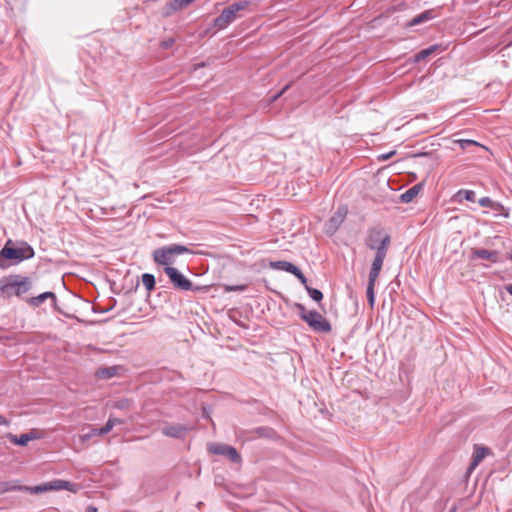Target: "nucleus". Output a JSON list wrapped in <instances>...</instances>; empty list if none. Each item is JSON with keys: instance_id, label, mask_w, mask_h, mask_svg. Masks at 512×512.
<instances>
[{"instance_id": "c03bdc74", "label": "nucleus", "mask_w": 512, "mask_h": 512, "mask_svg": "<svg viewBox=\"0 0 512 512\" xmlns=\"http://www.w3.org/2000/svg\"><path fill=\"white\" fill-rule=\"evenodd\" d=\"M505 290L512 296V284L505 285Z\"/></svg>"}, {"instance_id": "49530a36", "label": "nucleus", "mask_w": 512, "mask_h": 512, "mask_svg": "<svg viewBox=\"0 0 512 512\" xmlns=\"http://www.w3.org/2000/svg\"><path fill=\"white\" fill-rule=\"evenodd\" d=\"M456 511H457V507L453 506L448 512H456Z\"/></svg>"}, {"instance_id": "6e6552de", "label": "nucleus", "mask_w": 512, "mask_h": 512, "mask_svg": "<svg viewBox=\"0 0 512 512\" xmlns=\"http://www.w3.org/2000/svg\"><path fill=\"white\" fill-rule=\"evenodd\" d=\"M208 449L212 454L224 456L227 459H229L232 463L238 464L242 462V457L239 454V452L236 450V448L230 445L212 443L209 445Z\"/></svg>"}, {"instance_id": "39448f33", "label": "nucleus", "mask_w": 512, "mask_h": 512, "mask_svg": "<svg viewBox=\"0 0 512 512\" xmlns=\"http://www.w3.org/2000/svg\"><path fill=\"white\" fill-rule=\"evenodd\" d=\"M186 253L194 254V251L181 244H171L154 250L152 256L154 262L158 265L171 267L170 265L174 263L176 256Z\"/></svg>"}, {"instance_id": "2eb2a0df", "label": "nucleus", "mask_w": 512, "mask_h": 512, "mask_svg": "<svg viewBox=\"0 0 512 512\" xmlns=\"http://www.w3.org/2000/svg\"><path fill=\"white\" fill-rule=\"evenodd\" d=\"M7 439L13 444L19 445V446H26L29 441L34 440L37 438V434L34 431H31L29 433L21 434L20 436L14 435L12 433H8L6 435Z\"/></svg>"}, {"instance_id": "f257e3e1", "label": "nucleus", "mask_w": 512, "mask_h": 512, "mask_svg": "<svg viewBox=\"0 0 512 512\" xmlns=\"http://www.w3.org/2000/svg\"><path fill=\"white\" fill-rule=\"evenodd\" d=\"M35 251L25 241L13 242L9 239L0 250V269H7L12 264L33 258Z\"/></svg>"}, {"instance_id": "8fccbe9b", "label": "nucleus", "mask_w": 512, "mask_h": 512, "mask_svg": "<svg viewBox=\"0 0 512 512\" xmlns=\"http://www.w3.org/2000/svg\"><path fill=\"white\" fill-rule=\"evenodd\" d=\"M508 259H510L512 261V249H511V252H510V254L508 256Z\"/></svg>"}, {"instance_id": "393cba45", "label": "nucleus", "mask_w": 512, "mask_h": 512, "mask_svg": "<svg viewBox=\"0 0 512 512\" xmlns=\"http://www.w3.org/2000/svg\"><path fill=\"white\" fill-rule=\"evenodd\" d=\"M96 375L99 378L109 379L116 375V368L115 367H107V368H100Z\"/></svg>"}, {"instance_id": "9b49d317", "label": "nucleus", "mask_w": 512, "mask_h": 512, "mask_svg": "<svg viewBox=\"0 0 512 512\" xmlns=\"http://www.w3.org/2000/svg\"><path fill=\"white\" fill-rule=\"evenodd\" d=\"M237 18V15L233 12L232 8L227 6L222 10L219 16L214 19V26L218 29H224Z\"/></svg>"}, {"instance_id": "a211bd4d", "label": "nucleus", "mask_w": 512, "mask_h": 512, "mask_svg": "<svg viewBox=\"0 0 512 512\" xmlns=\"http://www.w3.org/2000/svg\"><path fill=\"white\" fill-rule=\"evenodd\" d=\"M270 267L275 270H281V271L291 273L292 275L299 269L293 263L285 261V260L271 262Z\"/></svg>"}, {"instance_id": "c85d7f7f", "label": "nucleus", "mask_w": 512, "mask_h": 512, "mask_svg": "<svg viewBox=\"0 0 512 512\" xmlns=\"http://www.w3.org/2000/svg\"><path fill=\"white\" fill-rule=\"evenodd\" d=\"M491 209L501 214L505 218H508L510 216L509 209L504 207L500 202L495 201Z\"/></svg>"}, {"instance_id": "4468645a", "label": "nucleus", "mask_w": 512, "mask_h": 512, "mask_svg": "<svg viewBox=\"0 0 512 512\" xmlns=\"http://www.w3.org/2000/svg\"><path fill=\"white\" fill-rule=\"evenodd\" d=\"M488 453L489 448L483 446H476L472 456V461L467 469V473H471Z\"/></svg>"}, {"instance_id": "2f4dec72", "label": "nucleus", "mask_w": 512, "mask_h": 512, "mask_svg": "<svg viewBox=\"0 0 512 512\" xmlns=\"http://www.w3.org/2000/svg\"><path fill=\"white\" fill-rule=\"evenodd\" d=\"M99 428H91L90 431L86 434H83L81 436L83 441L89 440L90 438L94 436H101V434L98 431Z\"/></svg>"}, {"instance_id": "c9c22d12", "label": "nucleus", "mask_w": 512, "mask_h": 512, "mask_svg": "<svg viewBox=\"0 0 512 512\" xmlns=\"http://www.w3.org/2000/svg\"><path fill=\"white\" fill-rule=\"evenodd\" d=\"M293 275L301 282L302 285L305 287L308 286L307 278L300 269H298Z\"/></svg>"}, {"instance_id": "4be33fe9", "label": "nucleus", "mask_w": 512, "mask_h": 512, "mask_svg": "<svg viewBox=\"0 0 512 512\" xmlns=\"http://www.w3.org/2000/svg\"><path fill=\"white\" fill-rule=\"evenodd\" d=\"M455 143H457L460 146V148L463 150H466L472 146L481 147V148L487 150L486 146L480 144L479 142H477L475 140H471V139H458V140H455Z\"/></svg>"}, {"instance_id": "37998d69", "label": "nucleus", "mask_w": 512, "mask_h": 512, "mask_svg": "<svg viewBox=\"0 0 512 512\" xmlns=\"http://www.w3.org/2000/svg\"><path fill=\"white\" fill-rule=\"evenodd\" d=\"M8 424H9V422L5 419V417L0 415V426L1 425H8Z\"/></svg>"}, {"instance_id": "a18cd8bd", "label": "nucleus", "mask_w": 512, "mask_h": 512, "mask_svg": "<svg viewBox=\"0 0 512 512\" xmlns=\"http://www.w3.org/2000/svg\"><path fill=\"white\" fill-rule=\"evenodd\" d=\"M86 512H97V508L94 506H88Z\"/></svg>"}, {"instance_id": "a19ab883", "label": "nucleus", "mask_w": 512, "mask_h": 512, "mask_svg": "<svg viewBox=\"0 0 512 512\" xmlns=\"http://www.w3.org/2000/svg\"><path fill=\"white\" fill-rule=\"evenodd\" d=\"M108 421H112L113 423V427L117 424H123V420L119 419V418H113V417H109Z\"/></svg>"}, {"instance_id": "ea45409f", "label": "nucleus", "mask_w": 512, "mask_h": 512, "mask_svg": "<svg viewBox=\"0 0 512 512\" xmlns=\"http://www.w3.org/2000/svg\"><path fill=\"white\" fill-rule=\"evenodd\" d=\"M245 289L244 286H230V287H227L226 290L228 291H243Z\"/></svg>"}, {"instance_id": "20e7f679", "label": "nucleus", "mask_w": 512, "mask_h": 512, "mask_svg": "<svg viewBox=\"0 0 512 512\" xmlns=\"http://www.w3.org/2000/svg\"><path fill=\"white\" fill-rule=\"evenodd\" d=\"M294 307L298 311L300 319L313 331L318 333H330L332 331L329 321L316 310H307L301 303H295Z\"/></svg>"}, {"instance_id": "a878e982", "label": "nucleus", "mask_w": 512, "mask_h": 512, "mask_svg": "<svg viewBox=\"0 0 512 512\" xmlns=\"http://www.w3.org/2000/svg\"><path fill=\"white\" fill-rule=\"evenodd\" d=\"M306 291L315 302L319 303L323 300V293L319 289L306 286Z\"/></svg>"}, {"instance_id": "9d476101", "label": "nucleus", "mask_w": 512, "mask_h": 512, "mask_svg": "<svg viewBox=\"0 0 512 512\" xmlns=\"http://www.w3.org/2000/svg\"><path fill=\"white\" fill-rule=\"evenodd\" d=\"M387 251L388 250H384V247L382 246L380 248V251L376 252L375 257L372 262V265H371L368 279L377 280V278L380 274V271L382 269L385 257L387 255Z\"/></svg>"}, {"instance_id": "f704fd0d", "label": "nucleus", "mask_w": 512, "mask_h": 512, "mask_svg": "<svg viewBox=\"0 0 512 512\" xmlns=\"http://www.w3.org/2000/svg\"><path fill=\"white\" fill-rule=\"evenodd\" d=\"M112 428H113L112 421H107L106 424L103 427L98 429V431L101 434V436H104L107 433H109L112 430Z\"/></svg>"}, {"instance_id": "1a4fd4ad", "label": "nucleus", "mask_w": 512, "mask_h": 512, "mask_svg": "<svg viewBox=\"0 0 512 512\" xmlns=\"http://www.w3.org/2000/svg\"><path fill=\"white\" fill-rule=\"evenodd\" d=\"M346 214L347 209L345 207H339L338 210L326 222L325 231L329 234H334L343 223Z\"/></svg>"}, {"instance_id": "f03ea898", "label": "nucleus", "mask_w": 512, "mask_h": 512, "mask_svg": "<svg viewBox=\"0 0 512 512\" xmlns=\"http://www.w3.org/2000/svg\"><path fill=\"white\" fill-rule=\"evenodd\" d=\"M32 286V279L20 274H11L0 279V292L4 298H22Z\"/></svg>"}, {"instance_id": "f8f14e48", "label": "nucleus", "mask_w": 512, "mask_h": 512, "mask_svg": "<svg viewBox=\"0 0 512 512\" xmlns=\"http://www.w3.org/2000/svg\"><path fill=\"white\" fill-rule=\"evenodd\" d=\"M187 431H188V427L185 425L172 424V425L165 426L162 429V434L167 437H171V438H175V439H182V438H184Z\"/></svg>"}, {"instance_id": "ddd939ff", "label": "nucleus", "mask_w": 512, "mask_h": 512, "mask_svg": "<svg viewBox=\"0 0 512 512\" xmlns=\"http://www.w3.org/2000/svg\"><path fill=\"white\" fill-rule=\"evenodd\" d=\"M471 257L473 259L479 258L488 260L491 263H498L499 260V252L497 250H486V249H473Z\"/></svg>"}, {"instance_id": "cd10ccee", "label": "nucleus", "mask_w": 512, "mask_h": 512, "mask_svg": "<svg viewBox=\"0 0 512 512\" xmlns=\"http://www.w3.org/2000/svg\"><path fill=\"white\" fill-rule=\"evenodd\" d=\"M457 196L462 197L469 202H475L476 195L473 190L461 189L457 192Z\"/></svg>"}, {"instance_id": "6ab92c4d", "label": "nucleus", "mask_w": 512, "mask_h": 512, "mask_svg": "<svg viewBox=\"0 0 512 512\" xmlns=\"http://www.w3.org/2000/svg\"><path fill=\"white\" fill-rule=\"evenodd\" d=\"M434 17H435L434 10H426V11L422 12L421 14H419L418 16L414 17L408 23V26L412 27V26L419 25L421 23H424L428 20L433 19Z\"/></svg>"}, {"instance_id": "0eeeda50", "label": "nucleus", "mask_w": 512, "mask_h": 512, "mask_svg": "<svg viewBox=\"0 0 512 512\" xmlns=\"http://www.w3.org/2000/svg\"><path fill=\"white\" fill-rule=\"evenodd\" d=\"M164 272L169 277L174 288L177 290H181V291L192 290L195 292H199V291L203 290V287H200V286L194 287L192 282L175 267H165Z\"/></svg>"}, {"instance_id": "f3484780", "label": "nucleus", "mask_w": 512, "mask_h": 512, "mask_svg": "<svg viewBox=\"0 0 512 512\" xmlns=\"http://www.w3.org/2000/svg\"><path fill=\"white\" fill-rule=\"evenodd\" d=\"M424 184L423 183H417L414 186L410 187L408 190H406L404 193L400 195V202L401 203H410L412 202L416 196L419 194V192L422 190Z\"/></svg>"}, {"instance_id": "79ce46f5", "label": "nucleus", "mask_w": 512, "mask_h": 512, "mask_svg": "<svg viewBox=\"0 0 512 512\" xmlns=\"http://www.w3.org/2000/svg\"><path fill=\"white\" fill-rule=\"evenodd\" d=\"M114 303H116V301H115V300H114ZM114 306H115V304H113L112 306L107 307V308H106V307H103V309L99 310V312H100V313H106V312H108V311L112 310Z\"/></svg>"}, {"instance_id": "4c0bfd02", "label": "nucleus", "mask_w": 512, "mask_h": 512, "mask_svg": "<svg viewBox=\"0 0 512 512\" xmlns=\"http://www.w3.org/2000/svg\"><path fill=\"white\" fill-rule=\"evenodd\" d=\"M174 43H175V39L170 37V38L163 40L160 45L163 49H169L170 47L173 46Z\"/></svg>"}, {"instance_id": "423d86ee", "label": "nucleus", "mask_w": 512, "mask_h": 512, "mask_svg": "<svg viewBox=\"0 0 512 512\" xmlns=\"http://www.w3.org/2000/svg\"><path fill=\"white\" fill-rule=\"evenodd\" d=\"M390 243L391 236L380 225L371 227L367 230V236L365 239V245L367 248L378 252L383 246L384 250H388Z\"/></svg>"}, {"instance_id": "72a5a7b5", "label": "nucleus", "mask_w": 512, "mask_h": 512, "mask_svg": "<svg viewBox=\"0 0 512 512\" xmlns=\"http://www.w3.org/2000/svg\"><path fill=\"white\" fill-rule=\"evenodd\" d=\"M112 428H113L112 421H107L106 424L103 427L98 429V431L101 434V436H104L107 433H109L112 430Z\"/></svg>"}, {"instance_id": "aec40b11", "label": "nucleus", "mask_w": 512, "mask_h": 512, "mask_svg": "<svg viewBox=\"0 0 512 512\" xmlns=\"http://www.w3.org/2000/svg\"><path fill=\"white\" fill-rule=\"evenodd\" d=\"M252 433H255L260 438L274 439L276 437L275 430L268 426L257 427Z\"/></svg>"}, {"instance_id": "58836bf2", "label": "nucleus", "mask_w": 512, "mask_h": 512, "mask_svg": "<svg viewBox=\"0 0 512 512\" xmlns=\"http://www.w3.org/2000/svg\"><path fill=\"white\" fill-rule=\"evenodd\" d=\"M52 306H53V308H54L57 312H59L60 314H63V315H64V316H66V317H71L69 314L65 313V312L61 309V307H59V306H58V304H57V297L55 298V302H52Z\"/></svg>"}, {"instance_id": "dca6fc26", "label": "nucleus", "mask_w": 512, "mask_h": 512, "mask_svg": "<svg viewBox=\"0 0 512 512\" xmlns=\"http://www.w3.org/2000/svg\"><path fill=\"white\" fill-rule=\"evenodd\" d=\"M55 298H56V294L54 292L47 291V292L39 294L38 296L27 298L26 302L31 307H39L47 299H51L52 302H55Z\"/></svg>"}, {"instance_id": "7c9ffc66", "label": "nucleus", "mask_w": 512, "mask_h": 512, "mask_svg": "<svg viewBox=\"0 0 512 512\" xmlns=\"http://www.w3.org/2000/svg\"><path fill=\"white\" fill-rule=\"evenodd\" d=\"M14 491V483L11 481L0 482V495L6 492Z\"/></svg>"}, {"instance_id": "5701e85b", "label": "nucleus", "mask_w": 512, "mask_h": 512, "mask_svg": "<svg viewBox=\"0 0 512 512\" xmlns=\"http://www.w3.org/2000/svg\"><path fill=\"white\" fill-rule=\"evenodd\" d=\"M142 283L145 286L146 290L148 292H151L152 290H154L156 285L155 276L150 273L142 274Z\"/></svg>"}, {"instance_id": "b1692460", "label": "nucleus", "mask_w": 512, "mask_h": 512, "mask_svg": "<svg viewBox=\"0 0 512 512\" xmlns=\"http://www.w3.org/2000/svg\"><path fill=\"white\" fill-rule=\"evenodd\" d=\"M376 280L374 279H368V285H367V300L370 306L372 307L375 303V294H374V287H375Z\"/></svg>"}, {"instance_id": "7ed1b4c3", "label": "nucleus", "mask_w": 512, "mask_h": 512, "mask_svg": "<svg viewBox=\"0 0 512 512\" xmlns=\"http://www.w3.org/2000/svg\"><path fill=\"white\" fill-rule=\"evenodd\" d=\"M81 489V485L78 483H73L70 481L56 479L50 482H46L36 486H24V485H15L14 491H25L30 494H40L48 491H59V490H68L73 493H77Z\"/></svg>"}, {"instance_id": "c756f323", "label": "nucleus", "mask_w": 512, "mask_h": 512, "mask_svg": "<svg viewBox=\"0 0 512 512\" xmlns=\"http://www.w3.org/2000/svg\"><path fill=\"white\" fill-rule=\"evenodd\" d=\"M132 401L130 399H121L115 402L114 407L119 410H130L132 408Z\"/></svg>"}, {"instance_id": "09e8293b", "label": "nucleus", "mask_w": 512, "mask_h": 512, "mask_svg": "<svg viewBox=\"0 0 512 512\" xmlns=\"http://www.w3.org/2000/svg\"><path fill=\"white\" fill-rule=\"evenodd\" d=\"M394 153H395V152L389 153V154H387V155L383 156V158H384V159H387V158H389V157H390L392 154H394Z\"/></svg>"}, {"instance_id": "473e14b6", "label": "nucleus", "mask_w": 512, "mask_h": 512, "mask_svg": "<svg viewBox=\"0 0 512 512\" xmlns=\"http://www.w3.org/2000/svg\"><path fill=\"white\" fill-rule=\"evenodd\" d=\"M495 201H493L490 197H482L479 199L478 203L481 207L492 208Z\"/></svg>"}, {"instance_id": "de8ad7c7", "label": "nucleus", "mask_w": 512, "mask_h": 512, "mask_svg": "<svg viewBox=\"0 0 512 512\" xmlns=\"http://www.w3.org/2000/svg\"><path fill=\"white\" fill-rule=\"evenodd\" d=\"M394 153H395V152L389 153V154H387V155L383 156V158H384V159H387V158H389V157H390L392 154H394Z\"/></svg>"}, {"instance_id": "412c9836", "label": "nucleus", "mask_w": 512, "mask_h": 512, "mask_svg": "<svg viewBox=\"0 0 512 512\" xmlns=\"http://www.w3.org/2000/svg\"><path fill=\"white\" fill-rule=\"evenodd\" d=\"M438 47V45H432L429 46L428 48L419 51L414 55V62L419 63L422 60L426 59L427 57L432 55L438 49Z\"/></svg>"}, {"instance_id": "e433bc0d", "label": "nucleus", "mask_w": 512, "mask_h": 512, "mask_svg": "<svg viewBox=\"0 0 512 512\" xmlns=\"http://www.w3.org/2000/svg\"><path fill=\"white\" fill-rule=\"evenodd\" d=\"M289 87H290L289 84L285 85L279 92H277L273 96H271L270 101L271 102L276 101L278 98H280L288 90Z\"/></svg>"}, {"instance_id": "bb28decb", "label": "nucleus", "mask_w": 512, "mask_h": 512, "mask_svg": "<svg viewBox=\"0 0 512 512\" xmlns=\"http://www.w3.org/2000/svg\"><path fill=\"white\" fill-rule=\"evenodd\" d=\"M250 5V1L241 0L229 5L233 12L237 15L239 11L245 10Z\"/></svg>"}]
</instances>
